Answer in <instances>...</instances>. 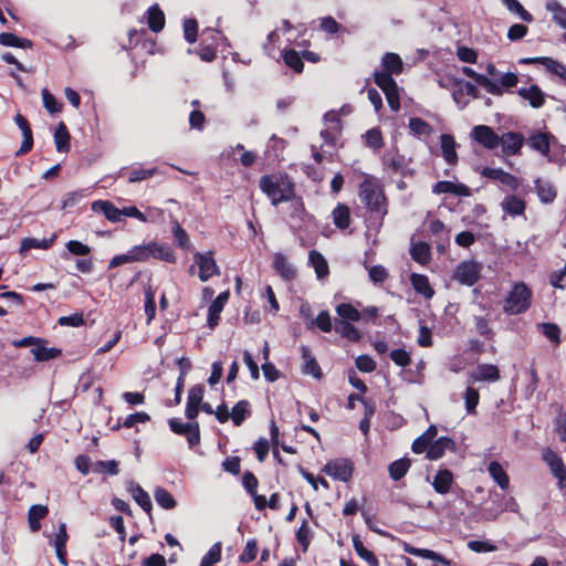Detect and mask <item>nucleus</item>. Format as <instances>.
Returning <instances> with one entry per match:
<instances>
[{"label": "nucleus", "instance_id": "obj_1", "mask_svg": "<svg viewBox=\"0 0 566 566\" xmlns=\"http://www.w3.org/2000/svg\"><path fill=\"white\" fill-rule=\"evenodd\" d=\"M381 65L384 71L375 72V83L386 95L389 107L394 112H398L400 108L399 88L391 75L402 72V60L396 53H386L382 56Z\"/></svg>", "mask_w": 566, "mask_h": 566}, {"label": "nucleus", "instance_id": "obj_2", "mask_svg": "<svg viewBox=\"0 0 566 566\" xmlns=\"http://www.w3.org/2000/svg\"><path fill=\"white\" fill-rule=\"evenodd\" d=\"M259 186L274 206L280 202L289 201L294 196L293 184L285 175L263 176L260 179Z\"/></svg>", "mask_w": 566, "mask_h": 566}, {"label": "nucleus", "instance_id": "obj_3", "mask_svg": "<svg viewBox=\"0 0 566 566\" xmlns=\"http://www.w3.org/2000/svg\"><path fill=\"white\" fill-rule=\"evenodd\" d=\"M358 196L361 202H364L371 211L379 212L382 216L387 213L384 189L376 177L363 174Z\"/></svg>", "mask_w": 566, "mask_h": 566}, {"label": "nucleus", "instance_id": "obj_4", "mask_svg": "<svg viewBox=\"0 0 566 566\" xmlns=\"http://www.w3.org/2000/svg\"><path fill=\"white\" fill-rule=\"evenodd\" d=\"M462 73L474 80V82L482 86L488 93L494 96H501L503 93L514 86H516L518 82V77L513 72H506L501 75L500 81L496 82L488 77V75L480 74L475 72L472 67L463 66Z\"/></svg>", "mask_w": 566, "mask_h": 566}, {"label": "nucleus", "instance_id": "obj_5", "mask_svg": "<svg viewBox=\"0 0 566 566\" xmlns=\"http://www.w3.org/2000/svg\"><path fill=\"white\" fill-rule=\"evenodd\" d=\"M133 248L137 262H147L151 258L172 264L177 261L174 249L167 243L149 241Z\"/></svg>", "mask_w": 566, "mask_h": 566}, {"label": "nucleus", "instance_id": "obj_6", "mask_svg": "<svg viewBox=\"0 0 566 566\" xmlns=\"http://www.w3.org/2000/svg\"><path fill=\"white\" fill-rule=\"evenodd\" d=\"M532 292L524 283H516L504 302V312L510 315L524 313L531 306Z\"/></svg>", "mask_w": 566, "mask_h": 566}, {"label": "nucleus", "instance_id": "obj_7", "mask_svg": "<svg viewBox=\"0 0 566 566\" xmlns=\"http://www.w3.org/2000/svg\"><path fill=\"white\" fill-rule=\"evenodd\" d=\"M482 269V263L474 260H465L454 268L452 279L461 285L472 286L480 280Z\"/></svg>", "mask_w": 566, "mask_h": 566}, {"label": "nucleus", "instance_id": "obj_8", "mask_svg": "<svg viewBox=\"0 0 566 566\" xmlns=\"http://www.w3.org/2000/svg\"><path fill=\"white\" fill-rule=\"evenodd\" d=\"M227 39L217 30L207 29L202 32V42L197 51L201 61L211 62L217 56V48L219 42H226Z\"/></svg>", "mask_w": 566, "mask_h": 566}, {"label": "nucleus", "instance_id": "obj_9", "mask_svg": "<svg viewBox=\"0 0 566 566\" xmlns=\"http://www.w3.org/2000/svg\"><path fill=\"white\" fill-rule=\"evenodd\" d=\"M168 423L174 433L185 436L187 438L190 448L199 444L200 428L197 421L189 420L188 422H182L178 418H171Z\"/></svg>", "mask_w": 566, "mask_h": 566}, {"label": "nucleus", "instance_id": "obj_10", "mask_svg": "<svg viewBox=\"0 0 566 566\" xmlns=\"http://www.w3.org/2000/svg\"><path fill=\"white\" fill-rule=\"evenodd\" d=\"M195 264L199 269L198 276L200 281L207 282L213 275H219V266L211 251L197 252L193 254Z\"/></svg>", "mask_w": 566, "mask_h": 566}, {"label": "nucleus", "instance_id": "obj_11", "mask_svg": "<svg viewBox=\"0 0 566 566\" xmlns=\"http://www.w3.org/2000/svg\"><path fill=\"white\" fill-rule=\"evenodd\" d=\"M543 461L548 465L552 474L557 479L560 489L566 488V468L560 457L552 449L546 448L542 452Z\"/></svg>", "mask_w": 566, "mask_h": 566}, {"label": "nucleus", "instance_id": "obj_12", "mask_svg": "<svg viewBox=\"0 0 566 566\" xmlns=\"http://www.w3.org/2000/svg\"><path fill=\"white\" fill-rule=\"evenodd\" d=\"M353 463L347 459L329 461L323 468V472L335 480L347 482L353 475Z\"/></svg>", "mask_w": 566, "mask_h": 566}, {"label": "nucleus", "instance_id": "obj_13", "mask_svg": "<svg viewBox=\"0 0 566 566\" xmlns=\"http://www.w3.org/2000/svg\"><path fill=\"white\" fill-rule=\"evenodd\" d=\"M472 138L485 147L486 149H494L500 144V136L486 125H476L471 132Z\"/></svg>", "mask_w": 566, "mask_h": 566}, {"label": "nucleus", "instance_id": "obj_14", "mask_svg": "<svg viewBox=\"0 0 566 566\" xmlns=\"http://www.w3.org/2000/svg\"><path fill=\"white\" fill-rule=\"evenodd\" d=\"M525 138L520 133L509 132L500 136V146L502 148V153L505 156H514L520 154Z\"/></svg>", "mask_w": 566, "mask_h": 566}, {"label": "nucleus", "instance_id": "obj_15", "mask_svg": "<svg viewBox=\"0 0 566 566\" xmlns=\"http://www.w3.org/2000/svg\"><path fill=\"white\" fill-rule=\"evenodd\" d=\"M481 175L488 179L499 181L510 190H516L520 187V181L515 176L500 168L484 167L481 170Z\"/></svg>", "mask_w": 566, "mask_h": 566}, {"label": "nucleus", "instance_id": "obj_16", "mask_svg": "<svg viewBox=\"0 0 566 566\" xmlns=\"http://www.w3.org/2000/svg\"><path fill=\"white\" fill-rule=\"evenodd\" d=\"M67 533L65 523H60L57 533L50 538V544L53 545L55 549L56 557L61 565L67 566L66 559V542H67Z\"/></svg>", "mask_w": 566, "mask_h": 566}, {"label": "nucleus", "instance_id": "obj_17", "mask_svg": "<svg viewBox=\"0 0 566 566\" xmlns=\"http://www.w3.org/2000/svg\"><path fill=\"white\" fill-rule=\"evenodd\" d=\"M324 123L326 128L322 130L321 135L327 143H333L337 135L340 133V120L337 112H328L324 115Z\"/></svg>", "mask_w": 566, "mask_h": 566}, {"label": "nucleus", "instance_id": "obj_18", "mask_svg": "<svg viewBox=\"0 0 566 566\" xmlns=\"http://www.w3.org/2000/svg\"><path fill=\"white\" fill-rule=\"evenodd\" d=\"M500 378L499 369L495 365L482 364L470 373L471 382L476 381H496Z\"/></svg>", "mask_w": 566, "mask_h": 566}, {"label": "nucleus", "instance_id": "obj_19", "mask_svg": "<svg viewBox=\"0 0 566 566\" xmlns=\"http://www.w3.org/2000/svg\"><path fill=\"white\" fill-rule=\"evenodd\" d=\"M432 191L434 193H453L460 197H469L471 195L470 189L457 181H438L434 184Z\"/></svg>", "mask_w": 566, "mask_h": 566}, {"label": "nucleus", "instance_id": "obj_20", "mask_svg": "<svg viewBox=\"0 0 566 566\" xmlns=\"http://www.w3.org/2000/svg\"><path fill=\"white\" fill-rule=\"evenodd\" d=\"M455 449V442L447 437H441L438 440L431 442L427 458L430 460H438L446 453L447 450L453 451Z\"/></svg>", "mask_w": 566, "mask_h": 566}, {"label": "nucleus", "instance_id": "obj_21", "mask_svg": "<svg viewBox=\"0 0 566 566\" xmlns=\"http://www.w3.org/2000/svg\"><path fill=\"white\" fill-rule=\"evenodd\" d=\"M440 144H441V154L444 160L449 165H457L458 163V154H457V147L458 144L455 143L453 136L449 134H443L440 137Z\"/></svg>", "mask_w": 566, "mask_h": 566}, {"label": "nucleus", "instance_id": "obj_22", "mask_svg": "<svg viewBox=\"0 0 566 566\" xmlns=\"http://www.w3.org/2000/svg\"><path fill=\"white\" fill-rule=\"evenodd\" d=\"M92 210L103 213L111 222H119L122 220L120 209L115 207L111 201L96 200L92 202Z\"/></svg>", "mask_w": 566, "mask_h": 566}, {"label": "nucleus", "instance_id": "obj_23", "mask_svg": "<svg viewBox=\"0 0 566 566\" xmlns=\"http://www.w3.org/2000/svg\"><path fill=\"white\" fill-rule=\"evenodd\" d=\"M230 293L228 291L220 293L208 308V325L213 328L218 322L220 313L228 302Z\"/></svg>", "mask_w": 566, "mask_h": 566}, {"label": "nucleus", "instance_id": "obj_24", "mask_svg": "<svg viewBox=\"0 0 566 566\" xmlns=\"http://www.w3.org/2000/svg\"><path fill=\"white\" fill-rule=\"evenodd\" d=\"M402 548L406 553H408L410 555H415V556H418L421 558L438 562V563H441L444 565H451V560L447 559L444 556L436 553L434 551H431L428 548H417L406 542L402 543Z\"/></svg>", "mask_w": 566, "mask_h": 566}, {"label": "nucleus", "instance_id": "obj_25", "mask_svg": "<svg viewBox=\"0 0 566 566\" xmlns=\"http://www.w3.org/2000/svg\"><path fill=\"white\" fill-rule=\"evenodd\" d=\"M31 353L36 361H48L61 355V350L55 347H48L46 342L39 338V343L31 348Z\"/></svg>", "mask_w": 566, "mask_h": 566}, {"label": "nucleus", "instance_id": "obj_26", "mask_svg": "<svg viewBox=\"0 0 566 566\" xmlns=\"http://www.w3.org/2000/svg\"><path fill=\"white\" fill-rule=\"evenodd\" d=\"M518 95L528 101L532 107L538 108L545 103V95L537 85H531L530 87H521Z\"/></svg>", "mask_w": 566, "mask_h": 566}, {"label": "nucleus", "instance_id": "obj_27", "mask_svg": "<svg viewBox=\"0 0 566 566\" xmlns=\"http://www.w3.org/2000/svg\"><path fill=\"white\" fill-rule=\"evenodd\" d=\"M453 483V474L451 471L443 469L439 470L433 478L432 486L439 494H447Z\"/></svg>", "mask_w": 566, "mask_h": 566}, {"label": "nucleus", "instance_id": "obj_28", "mask_svg": "<svg viewBox=\"0 0 566 566\" xmlns=\"http://www.w3.org/2000/svg\"><path fill=\"white\" fill-rule=\"evenodd\" d=\"M410 283L413 290L426 298H431L434 291L430 285L429 279L423 274L412 273L410 275Z\"/></svg>", "mask_w": 566, "mask_h": 566}, {"label": "nucleus", "instance_id": "obj_29", "mask_svg": "<svg viewBox=\"0 0 566 566\" xmlns=\"http://www.w3.org/2000/svg\"><path fill=\"white\" fill-rule=\"evenodd\" d=\"M273 268L284 280L290 281L295 277V270L293 265L282 253H275L273 255Z\"/></svg>", "mask_w": 566, "mask_h": 566}, {"label": "nucleus", "instance_id": "obj_30", "mask_svg": "<svg viewBox=\"0 0 566 566\" xmlns=\"http://www.w3.org/2000/svg\"><path fill=\"white\" fill-rule=\"evenodd\" d=\"M553 138L552 135L548 133H536L532 136H530L527 143L534 150L538 151L539 154L547 156L549 153L551 147V139Z\"/></svg>", "mask_w": 566, "mask_h": 566}, {"label": "nucleus", "instance_id": "obj_31", "mask_svg": "<svg viewBox=\"0 0 566 566\" xmlns=\"http://www.w3.org/2000/svg\"><path fill=\"white\" fill-rule=\"evenodd\" d=\"M55 239H56V234H53L49 239L24 238L21 241L20 254L24 255L31 249L48 250L52 247Z\"/></svg>", "mask_w": 566, "mask_h": 566}, {"label": "nucleus", "instance_id": "obj_32", "mask_svg": "<svg viewBox=\"0 0 566 566\" xmlns=\"http://www.w3.org/2000/svg\"><path fill=\"white\" fill-rule=\"evenodd\" d=\"M302 357H303V366L302 370L306 375H311L316 379L322 377L321 368L316 361V359L312 356L311 352L307 347H302Z\"/></svg>", "mask_w": 566, "mask_h": 566}, {"label": "nucleus", "instance_id": "obj_33", "mask_svg": "<svg viewBox=\"0 0 566 566\" xmlns=\"http://www.w3.org/2000/svg\"><path fill=\"white\" fill-rule=\"evenodd\" d=\"M128 491L130 492L133 499L136 503L147 513H149L153 509L151 500L148 493L139 485L135 483H130Z\"/></svg>", "mask_w": 566, "mask_h": 566}, {"label": "nucleus", "instance_id": "obj_34", "mask_svg": "<svg viewBox=\"0 0 566 566\" xmlns=\"http://www.w3.org/2000/svg\"><path fill=\"white\" fill-rule=\"evenodd\" d=\"M147 24L154 32H159L165 27V14L157 4L151 6L147 12Z\"/></svg>", "mask_w": 566, "mask_h": 566}, {"label": "nucleus", "instance_id": "obj_35", "mask_svg": "<svg viewBox=\"0 0 566 566\" xmlns=\"http://www.w3.org/2000/svg\"><path fill=\"white\" fill-rule=\"evenodd\" d=\"M488 471H489L491 478L494 480V482L502 490H506L509 488L510 479L501 463H499L497 461H492L489 464Z\"/></svg>", "mask_w": 566, "mask_h": 566}, {"label": "nucleus", "instance_id": "obj_36", "mask_svg": "<svg viewBox=\"0 0 566 566\" xmlns=\"http://www.w3.org/2000/svg\"><path fill=\"white\" fill-rule=\"evenodd\" d=\"M49 509L45 505H32L28 513V522L32 532H38L41 527L40 521L46 516Z\"/></svg>", "mask_w": 566, "mask_h": 566}, {"label": "nucleus", "instance_id": "obj_37", "mask_svg": "<svg viewBox=\"0 0 566 566\" xmlns=\"http://www.w3.org/2000/svg\"><path fill=\"white\" fill-rule=\"evenodd\" d=\"M535 188L542 202L551 203L554 201L556 197V190L551 182L537 179L535 181Z\"/></svg>", "mask_w": 566, "mask_h": 566}, {"label": "nucleus", "instance_id": "obj_38", "mask_svg": "<svg viewBox=\"0 0 566 566\" xmlns=\"http://www.w3.org/2000/svg\"><path fill=\"white\" fill-rule=\"evenodd\" d=\"M546 10L551 12L553 21L564 30L566 28V8L557 1H548Z\"/></svg>", "mask_w": 566, "mask_h": 566}, {"label": "nucleus", "instance_id": "obj_39", "mask_svg": "<svg viewBox=\"0 0 566 566\" xmlns=\"http://www.w3.org/2000/svg\"><path fill=\"white\" fill-rule=\"evenodd\" d=\"M154 497L156 503L164 510H172L177 506V501L172 494L161 486L154 490Z\"/></svg>", "mask_w": 566, "mask_h": 566}, {"label": "nucleus", "instance_id": "obj_40", "mask_svg": "<svg viewBox=\"0 0 566 566\" xmlns=\"http://www.w3.org/2000/svg\"><path fill=\"white\" fill-rule=\"evenodd\" d=\"M336 313L339 316L338 322H358L360 319L359 311L349 303H340L336 306Z\"/></svg>", "mask_w": 566, "mask_h": 566}, {"label": "nucleus", "instance_id": "obj_41", "mask_svg": "<svg viewBox=\"0 0 566 566\" xmlns=\"http://www.w3.org/2000/svg\"><path fill=\"white\" fill-rule=\"evenodd\" d=\"M54 143L56 150L60 153L69 151L70 149V134L66 126L60 123L54 132Z\"/></svg>", "mask_w": 566, "mask_h": 566}, {"label": "nucleus", "instance_id": "obj_42", "mask_svg": "<svg viewBox=\"0 0 566 566\" xmlns=\"http://www.w3.org/2000/svg\"><path fill=\"white\" fill-rule=\"evenodd\" d=\"M333 221L338 229H346L350 223V211L345 205H337L333 210Z\"/></svg>", "mask_w": 566, "mask_h": 566}, {"label": "nucleus", "instance_id": "obj_43", "mask_svg": "<svg viewBox=\"0 0 566 566\" xmlns=\"http://www.w3.org/2000/svg\"><path fill=\"white\" fill-rule=\"evenodd\" d=\"M502 208L512 216H520L525 210V202L516 196H507L502 201Z\"/></svg>", "mask_w": 566, "mask_h": 566}, {"label": "nucleus", "instance_id": "obj_44", "mask_svg": "<svg viewBox=\"0 0 566 566\" xmlns=\"http://www.w3.org/2000/svg\"><path fill=\"white\" fill-rule=\"evenodd\" d=\"M353 546L357 555L363 558L365 562H367L370 566H378V559L374 555L373 552L367 549L359 536L355 535L353 536Z\"/></svg>", "mask_w": 566, "mask_h": 566}, {"label": "nucleus", "instance_id": "obj_45", "mask_svg": "<svg viewBox=\"0 0 566 566\" xmlns=\"http://www.w3.org/2000/svg\"><path fill=\"white\" fill-rule=\"evenodd\" d=\"M310 262L314 268L318 279H324L328 274V264L325 258L317 251L310 252Z\"/></svg>", "mask_w": 566, "mask_h": 566}, {"label": "nucleus", "instance_id": "obj_46", "mask_svg": "<svg viewBox=\"0 0 566 566\" xmlns=\"http://www.w3.org/2000/svg\"><path fill=\"white\" fill-rule=\"evenodd\" d=\"M250 405L247 400H240L234 405L230 412V419L235 426H241L245 418L250 415Z\"/></svg>", "mask_w": 566, "mask_h": 566}, {"label": "nucleus", "instance_id": "obj_47", "mask_svg": "<svg viewBox=\"0 0 566 566\" xmlns=\"http://www.w3.org/2000/svg\"><path fill=\"white\" fill-rule=\"evenodd\" d=\"M410 252L412 259L422 265L427 264L431 259L430 247L424 242L415 243Z\"/></svg>", "mask_w": 566, "mask_h": 566}, {"label": "nucleus", "instance_id": "obj_48", "mask_svg": "<svg viewBox=\"0 0 566 566\" xmlns=\"http://www.w3.org/2000/svg\"><path fill=\"white\" fill-rule=\"evenodd\" d=\"M410 468V460L402 458L390 463L388 471L392 480L398 481L406 475Z\"/></svg>", "mask_w": 566, "mask_h": 566}, {"label": "nucleus", "instance_id": "obj_49", "mask_svg": "<svg viewBox=\"0 0 566 566\" xmlns=\"http://www.w3.org/2000/svg\"><path fill=\"white\" fill-rule=\"evenodd\" d=\"M537 328L553 344L558 345L560 343V328L557 324L539 323L537 324Z\"/></svg>", "mask_w": 566, "mask_h": 566}, {"label": "nucleus", "instance_id": "obj_50", "mask_svg": "<svg viewBox=\"0 0 566 566\" xmlns=\"http://www.w3.org/2000/svg\"><path fill=\"white\" fill-rule=\"evenodd\" d=\"M335 331L339 335H342L343 337H345L352 342H357L360 339L359 331L355 326H353L349 322H336Z\"/></svg>", "mask_w": 566, "mask_h": 566}, {"label": "nucleus", "instance_id": "obj_51", "mask_svg": "<svg viewBox=\"0 0 566 566\" xmlns=\"http://www.w3.org/2000/svg\"><path fill=\"white\" fill-rule=\"evenodd\" d=\"M172 234L177 247L184 250L190 249L189 237L177 220L172 221Z\"/></svg>", "mask_w": 566, "mask_h": 566}, {"label": "nucleus", "instance_id": "obj_52", "mask_svg": "<svg viewBox=\"0 0 566 566\" xmlns=\"http://www.w3.org/2000/svg\"><path fill=\"white\" fill-rule=\"evenodd\" d=\"M503 3L506 6L507 10L512 13H515L518 15V18L525 22H532L533 17L532 14L524 9V7L517 0H503Z\"/></svg>", "mask_w": 566, "mask_h": 566}, {"label": "nucleus", "instance_id": "obj_53", "mask_svg": "<svg viewBox=\"0 0 566 566\" xmlns=\"http://www.w3.org/2000/svg\"><path fill=\"white\" fill-rule=\"evenodd\" d=\"M409 128L416 136H429L432 127L421 118L412 117L409 119Z\"/></svg>", "mask_w": 566, "mask_h": 566}, {"label": "nucleus", "instance_id": "obj_54", "mask_svg": "<svg viewBox=\"0 0 566 566\" xmlns=\"http://www.w3.org/2000/svg\"><path fill=\"white\" fill-rule=\"evenodd\" d=\"M145 314L147 316V324H150L156 315L155 291L151 286L145 290Z\"/></svg>", "mask_w": 566, "mask_h": 566}, {"label": "nucleus", "instance_id": "obj_55", "mask_svg": "<svg viewBox=\"0 0 566 566\" xmlns=\"http://www.w3.org/2000/svg\"><path fill=\"white\" fill-rule=\"evenodd\" d=\"M43 106L50 114H55L61 112L62 104L57 102V99L49 92L48 88H43L41 91Z\"/></svg>", "mask_w": 566, "mask_h": 566}, {"label": "nucleus", "instance_id": "obj_56", "mask_svg": "<svg viewBox=\"0 0 566 566\" xmlns=\"http://www.w3.org/2000/svg\"><path fill=\"white\" fill-rule=\"evenodd\" d=\"M221 559V544H213L207 554L202 557L200 562V566H213V564L218 563Z\"/></svg>", "mask_w": 566, "mask_h": 566}, {"label": "nucleus", "instance_id": "obj_57", "mask_svg": "<svg viewBox=\"0 0 566 566\" xmlns=\"http://www.w3.org/2000/svg\"><path fill=\"white\" fill-rule=\"evenodd\" d=\"M283 60L287 66L296 72L303 71L302 56L294 50H286L283 54Z\"/></svg>", "mask_w": 566, "mask_h": 566}, {"label": "nucleus", "instance_id": "obj_58", "mask_svg": "<svg viewBox=\"0 0 566 566\" xmlns=\"http://www.w3.org/2000/svg\"><path fill=\"white\" fill-rule=\"evenodd\" d=\"M544 66L548 72L557 75L558 77L566 82V65L546 56V59L544 60Z\"/></svg>", "mask_w": 566, "mask_h": 566}, {"label": "nucleus", "instance_id": "obj_59", "mask_svg": "<svg viewBox=\"0 0 566 566\" xmlns=\"http://www.w3.org/2000/svg\"><path fill=\"white\" fill-rule=\"evenodd\" d=\"M480 395L479 391L471 386L465 390V409L468 413H475V408L479 403Z\"/></svg>", "mask_w": 566, "mask_h": 566}, {"label": "nucleus", "instance_id": "obj_60", "mask_svg": "<svg viewBox=\"0 0 566 566\" xmlns=\"http://www.w3.org/2000/svg\"><path fill=\"white\" fill-rule=\"evenodd\" d=\"M455 54L458 59L464 63H476L478 61L476 51L464 45H458Z\"/></svg>", "mask_w": 566, "mask_h": 566}, {"label": "nucleus", "instance_id": "obj_61", "mask_svg": "<svg viewBox=\"0 0 566 566\" xmlns=\"http://www.w3.org/2000/svg\"><path fill=\"white\" fill-rule=\"evenodd\" d=\"M134 262H137V259H136V255H135V252H134V248H132V249H129L127 251V253L114 256L109 261L108 268L109 269H114V268H117L119 265H123V264H126V263H134Z\"/></svg>", "mask_w": 566, "mask_h": 566}, {"label": "nucleus", "instance_id": "obj_62", "mask_svg": "<svg viewBox=\"0 0 566 566\" xmlns=\"http://www.w3.org/2000/svg\"><path fill=\"white\" fill-rule=\"evenodd\" d=\"M368 276L373 283L379 284L387 280L388 272L382 265H373L368 268Z\"/></svg>", "mask_w": 566, "mask_h": 566}, {"label": "nucleus", "instance_id": "obj_63", "mask_svg": "<svg viewBox=\"0 0 566 566\" xmlns=\"http://www.w3.org/2000/svg\"><path fill=\"white\" fill-rule=\"evenodd\" d=\"M198 34V23L195 19H187L184 22V35L188 43H195Z\"/></svg>", "mask_w": 566, "mask_h": 566}, {"label": "nucleus", "instance_id": "obj_64", "mask_svg": "<svg viewBox=\"0 0 566 566\" xmlns=\"http://www.w3.org/2000/svg\"><path fill=\"white\" fill-rule=\"evenodd\" d=\"M366 144L373 149H379L382 147V136L379 129H369L365 135Z\"/></svg>", "mask_w": 566, "mask_h": 566}]
</instances>
